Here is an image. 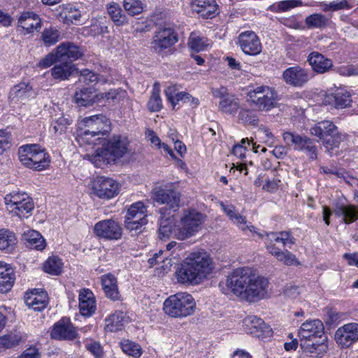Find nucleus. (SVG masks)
Segmentation results:
<instances>
[{"instance_id":"nucleus-1","label":"nucleus","mask_w":358,"mask_h":358,"mask_svg":"<svg viewBox=\"0 0 358 358\" xmlns=\"http://www.w3.org/2000/svg\"><path fill=\"white\" fill-rule=\"evenodd\" d=\"M268 280L249 266L238 267L230 272L224 282L219 284L221 292L250 303L266 297Z\"/></svg>"},{"instance_id":"nucleus-2","label":"nucleus","mask_w":358,"mask_h":358,"mask_svg":"<svg viewBox=\"0 0 358 358\" xmlns=\"http://www.w3.org/2000/svg\"><path fill=\"white\" fill-rule=\"evenodd\" d=\"M204 221L205 216L202 213L195 210H185L174 225H171L167 220H162L159 235L162 239L170 236L181 241L188 239L201 229Z\"/></svg>"},{"instance_id":"nucleus-3","label":"nucleus","mask_w":358,"mask_h":358,"mask_svg":"<svg viewBox=\"0 0 358 358\" xmlns=\"http://www.w3.org/2000/svg\"><path fill=\"white\" fill-rule=\"evenodd\" d=\"M213 268L209 254L203 250L190 253L176 272L181 283L199 284L210 274Z\"/></svg>"},{"instance_id":"nucleus-4","label":"nucleus","mask_w":358,"mask_h":358,"mask_svg":"<svg viewBox=\"0 0 358 358\" xmlns=\"http://www.w3.org/2000/svg\"><path fill=\"white\" fill-rule=\"evenodd\" d=\"M324 334L323 323L319 320H307L303 322L298 331L300 346L303 352L311 357L320 358L325 349L317 339Z\"/></svg>"},{"instance_id":"nucleus-5","label":"nucleus","mask_w":358,"mask_h":358,"mask_svg":"<svg viewBox=\"0 0 358 358\" xmlns=\"http://www.w3.org/2000/svg\"><path fill=\"white\" fill-rule=\"evenodd\" d=\"M129 141L127 138L121 136H113L98 148L92 155H87V158L96 167L115 162L122 158L128 151Z\"/></svg>"},{"instance_id":"nucleus-6","label":"nucleus","mask_w":358,"mask_h":358,"mask_svg":"<svg viewBox=\"0 0 358 358\" xmlns=\"http://www.w3.org/2000/svg\"><path fill=\"white\" fill-rule=\"evenodd\" d=\"M110 122L103 115L85 117L78 123L76 139L79 144H94L101 139L110 130Z\"/></svg>"},{"instance_id":"nucleus-7","label":"nucleus","mask_w":358,"mask_h":358,"mask_svg":"<svg viewBox=\"0 0 358 358\" xmlns=\"http://www.w3.org/2000/svg\"><path fill=\"white\" fill-rule=\"evenodd\" d=\"M196 308L194 297L187 292H178L169 296L163 303V311L173 318H185L192 315Z\"/></svg>"},{"instance_id":"nucleus-8","label":"nucleus","mask_w":358,"mask_h":358,"mask_svg":"<svg viewBox=\"0 0 358 358\" xmlns=\"http://www.w3.org/2000/svg\"><path fill=\"white\" fill-rule=\"evenodd\" d=\"M18 157L25 167L38 171L47 169L50 164L49 155L38 144L20 146L18 149Z\"/></svg>"},{"instance_id":"nucleus-9","label":"nucleus","mask_w":358,"mask_h":358,"mask_svg":"<svg viewBox=\"0 0 358 358\" xmlns=\"http://www.w3.org/2000/svg\"><path fill=\"white\" fill-rule=\"evenodd\" d=\"M4 204L9 214L20 219L31 216L34 208L32 199L27 193L19 191L6 194Z\"/></svg>"},{"instance_id":"nucleus-10","label":"nucleus","mask_w":358,"mask_h":358,"mask_svg":"<svg viewBox=\"0 0 358 358\" xmlns=\"http://www.w3.org/2000/svg\"><path fill=\"white\" fill-rule=\"evenodd\" d=\"M248 96L259 110L268 111L273 108L278 101L275 90L268 86H257L248 92Z\"/></svg>"},{"instance_id":"nucleus-11","label":"nucleus","mask_w":358,"mask_h":358,"mask_svg":"<svg viewBox=\"0 0 358 358\" xmlns=\"http://www.w3.org/2000/svg\"><path fill=\"white\" fill-rule=\"evenodd\" d=\"M152 199L155 202L176 210L179 206L180 196L173 189L172 184L168 183L155 187L152 192Z\"/></svg>"},{"instance_id":"nucleus-12","label":"nucleus","mask_w":358,"mask_h":358,"mask_svg":"<svg viewBox=\"0 0 358 358\" xmlns=\"http://www.w3.org/2000/svg\"><path fill=\"white\" fill-rule=\"evenodd\" d=\"M283 140L287 145L293 146L294 150L304 152L311 159L316 158L317 148L307 136L287 131L283 134Z\"/></svg>"},{"instance_id":"nucleus-13","label":"nucleus","mask_w":358,"mask_h":358,"mask_svg":"<svg viewBox=\"0 0 358 358\" xmlns=\"http://www.w3.org/2000/svg\"><path fill=\"white\" fill-rule=\"evenodd\" d=\"M243 328L247 334L260 339L268 338L273 335L271 328L255 315L245 317L243 320Z\"/></svg>"},{"instance_id":"nucleus-14","label":"nucleus","mask_w":358,"mask_h":358,"mask_svg":"<svg viewBox=\"0 0 358 358\" xmlns=\"http://www.w3.org/2000/svg\"><path fill=\"white\" fill-rule=\"evenodd\" d=\"M92 189L94 194L103 199H112L119 193L118 183L110 178H96L92 182Z\"/></svg>"},{"instance_id":"nucleus-15","label":"nucleus","mask_w":358,"mask_h":358,"mask_svg":"<svg viewBox=\"0 0 358 358\" xmlns=\"http://www.w3.org/2000/svg\"><path fill=\"white\" fill-rule=\"evenodd\" d=\"M94 233L96 236L106 240H118L122 230L120 224L113 219H106L96 222L94 226Z\"/></svg>"},{"instance_id":"nucleus-16","label":"nucleus","mask_w":358,"mask_h":358,"mask_svg":"<svg viewBox=\"0 0 358 358\" xmlns=\"http://www.w3.org/2000/svg\"><path fill=\"white\" fill-rule=\"evenodd\" d=\"M334 124L329 121H322L312 127L310 132L312 135L323 141L327 150L331 153L335 146V138L333 135Z\"/></svg>"},{"instance_id":"nucleus-17","label":"nucleus","mask_w":358,"mask_h":358,"mask_svg":"<svg viewBox=\"0 0 358 358\" xmlns=\"http://www.w3.org/2000/svg\"><path fill=\"white\" fill-rule=\"evenodd\" d=\"M41 27V18L33 11H24L17 17V29L24 35L39 31Z\"/></svg>"},{"instance_id":"nucleus-18","label":"nucleus","mask_w":358,"mask_h":358,"mask_svg":"<svg viewBox=\"0 0 358 358\" xmlns=\"http://www.w3.org/2000/svg\"><path fill=\"white\" fill-rule=\"evenodd\" d=\"M178 41V35L172 28L164 27L155 32L152 45L156 51H162L173 45Z\"/></svg>"},{"instance_id":"nucleus-19","label":"nucleus","mask_w":358,"mask_h":358,"mask_svg":"<svg viewBox=\"0 0 358 358\" xmlns=\"http://www.w3.org/2000/svg\"><path fill=\"white\" fill-rule=\"evenodd\" d=\"M35 96L32 86L25 82L15 85L8 94L9 102L11 104H25Z\"/></svg>"},{"instance_id":"nucleus-20","label":"nucleus","mask_w":358,"mask_h":358,"mask_svg":"<svg viewBox=\"0 0 358 358\" xmlns=\"http://www.w3.org/2000/svg\"><path fill=\"white\" fill-rule=\"evenodd\" d=\"M238 43L242 51L246 55H257L262 51L260 40L252 31L241 33L238 37Z\"/></svg>"},{"instance_id":"nucleus-21","label":"nucleus","mask_w":358,"mask_h":358,"mask_svg":"<svg viewBox=\"0 0 358 358\" xmlns=\"http://www.w3.org/2000/svg\"><path fill=\"white\" fill-rule=\"evenodd\" d=\"M282 78L287 84L301 87L310 80V76L308 70L299 66H294L285 69Z\"/></svg>"},{"instance_id":"nucleus-22","label":"nucleus","mask_w":358,"mask_h":358,"mask_svg":"<svg viewBox=\"0 0 358 358\" xmlns=\"http://www.w3.org/2000/svg\"><path fill=\"white\" fill-rule=\"evenodd\" d=\"M221 207L229 220L245 234L249 231L251 234H257L261 238H263L262 233L258 232L253 225L248 224L245 217L240 215L234 206L221 203Z\"/></svg>"},{"instance_id":"nucleus-23","label":"nucleus","mask_w":358,"mask_h":358,"mask_svg":"<svg viewBox=\"0 0 358 358\" xmlns=\"http://www.w3.org/2000/svg\"><path fill=\"white\" fill-rule=\"evenodd\" d=\"M357 341V323H348L337 329V345H340L341 348H349Z\"/></svg>"},{"instance_id":"nucleus-24","label":"nucleus","mask_w":358,"mask_h":358,"mask_svg":"<svg viewBox=\"0 0 358 358\" xmlns=\"http://www.w3.org/2000/svg\"><path fill=\"white\" fill-rule=\"evenodd\" d=\"M51 336L58 340L73 339L76 336V331L69 319L64 317L54 325Z\"/></svg>"},{"instance_id":"nucleus-25","label":"nucleus","mask_w":358,"mask_h":358,"mask_svg":"<svg viewBox=\"0 0 358 358\" xmlns=\"http://www.w3.org/2000/svg\"><path fill=\"white\" fill-rule=\"evenodd\" d=\"M55 49L59 56V62H72L83 56L80 48L70 42L62 43Z\"/></svg>"},{"instance_id":"nucleus-26","label":"nucleus","mask_w":358,"mask_h":358,"mask_svg":"<svg viewBox=\"0 0 358 358\" xmlns=\"http://www.w3.org/2000/svg\"><path fill=\"white\" fill-rule=\"evenodd\" d=\"M79 308L80 313L86 317L94 314L96 309L94 293L89 289H82L79 292Z\"/></svg>"},{"instance_id":"nucleus-27","label":"nucleus","mask_w":358,"mask_h":358,"mask_svg":"<svg viewBox=\"0 0 358 358\" xmlns=\"http://www.w3.org/2000/svg\"><path fill=\"white\" fill-rule=\"evenodd\" d=\"M24 302L29 308L41 310L47 306L48 296L44 291L35 289L26 292Z\"/></svg>"},{"instance_id":"nucleus-28","label":"nucleus","mask_w":358,"mask_h":358,"mask_svg":"<svg viewBox=\"0 0 358 358\" xmlns=\"http://www.w3.org/2000/svg\"><path fill=\"white\" fill-rule=\"evenodd\" d=\"M101 96L94 88H84L76 92L74 99L80 106L87 107L101 102Z\"/></svg>"},{"instance_id":"nucleus-29","label":"nucleus","mask_w":358,"mask_h":358,"mask_svg":"<svg viewBox=\"0 0 358 358\" xmlns=\"http://www.w3.org/2000/svg\"><path fill=\"white\" fill-rule=\"evenodd\" d=\"M192 9L204 18H213L217 14V5L215 0H194Z\"/></svg>"},{"instance_id":"nucleus-30","label":"nucleus","mask_w":358,"mask_h":358,"mask_svg":"<svg viewBox=\"0 0 358 358\" xmlns=\"http://www.w3.org/2000/svg\"><path fill=\"white\" fill-rule=\"evenodd\" d=\"M266 249L268 250L269 253L274 256L279 262H282L287 266H297L301 265L296 255L287 250H281L274 245L270 244L266 245Z\"/></svg>"},{"instance_id":"nucleus-31","label":"nucleus","mask_w":358,"mask_h":358,"mask_svg":"<svg viewBox=\"0 0 358 358\" xmlns=\"http://www.w3.org/2000/svg\"><path fill=\"white\" fill-rule=\"evenodd\" d=\"M15 282V273L8 264L0 262V292L9 291Z\"/></svg>"},{"instance_id":"nucleus-32","label":"nucleus","mask_w":358,"mask_h":358,"mask_svg":"<svg viewBox=\"0 0 358 358\" xmlns=\"http://www.w3.org/2000/svg\"><path fill=\"white\" fill-rule=\"evenodd\" d=\"M51 69V76L57 80H67L77 70L76 66L72 62H59Z\"/></svg>"},{"instance_id":"nucleus-33","label":"nucleus","mask_w":358,"mask_h":358,"mask_svg":"<svg viewBox=\"0 0 358 358\" xmlns=\"http://www.w3.org/2000/svg\"><path fill=\"white\" fill-rule=\"evenodd\" d=\"M308 60L313 71L319 73L327 71L333 65L330 59L317 52H311Z\"/></svg>"},{"instance_id":"nucleus-34","label":"nucleus","mask_w":358,"mask_h":358,"mask_svg":"<svg viewBox=\"0 0 358 358\" xmlns=\"http://www.w3.org/2000/svg\"><path fill=\"white\" fill-rule=\"evenodd\" d=\"M101 285L106 296L116 301L120 299V292L117 287L116 278L112 274L103 275L101 278Z\"/></svg>"},{"instance_id":"nucleus-35","label":"nucleus","mask_w":358,"mask_h":358,"mask_svg":"<svg viewBox=\"0 0 358 358\" xmlns=\"http://www.w3.org/2000/svg\"><path fill=\"white\" fill-rule=\"evenodd\" d=\"M126 322V317L124 312L116 310L105 319V330L110 332H115L121 330Z\"/></svg>"},{"instance_id":"nucleus-36","label":"nucleus","mask_w":358,"mask_h":358,"mask_svg":"<svg viewBox=\"0 0 358 358\" xmlns=\"http://www.w3.org/2000/svg\"><path fill=\"white\" fill-rule=\"evenodd\" d=\"M263 237L264 235L266 236L267 244L273 245L272 243H282L284 246H288L291 248L292 245L295 243V238L288 231H280V232H271L269 234H262Z\"/></svg>"},{"instance_id":"nucleus-37","label":"nucleus","mask_w":358,"mask_h":358,"mask_svg":"<svg viewBox=\"0 0 358 358\" xmlns=\"http://www.w3.org/2000/svg\"><path fill=\"white\" fill-rule=\"evenodd\" d=\"M337 217H341V222L351 224L358 220V208L353 205L337 206Z\"/></svg>"},{"instance_id":"nucleus-38","label":"nucleus","mask_w":358,"mask_h":358,"mask_svg":"<svg viewBox=\"0 0 358 358\" xmlns=\"http://www.w3.org/2000/svg\"><path fill=\"white\" fill-rule=\"evenodd\" d=\"M218 108L220 111L225 114L234 115L240 108L239 99L234 95L230 94L220 100Z\"/></svg>"},{"instance_id":"nucleus-39","label":"nucleus","mask_w":358,"mask_h":358,"mask_svg":"<svg viewBox=\"0 0 358 358\" xmlns=\"http://www.w3.org/2000/svg\"><path fill=\"white\" fill-rule=\"evenodd\" d=\"M83 7H77L72 4L66 5L63 10L66 22L75 24L80 23L83 15Z\"/></svg>"},{"instance_id":"nucleus-40","label":"nucleus","mask_w":358,"mask_h":358,"mask_svg":"<svg viewBox=\"0 0 358 358\" xmlns=\"http://www.w3.org/2000/svg\"><path fill=\"white\" fill-rule=\"evenodd\" d=\"M17 243L15 234L8 230L0 229V250L10 252L13 251Z\"/></svg>"},{"instance_id":"nucleus-41","label":"nucleus","mask_w":358,"mask_h":358,"mask_svg":"<svg viewBox=\"0 0 358 358\" xmlns=\"http://www.w3.org/2000/svg\"><path fill=\"white\" fill-rule=\"evenodd\" d=\"M24 239L32 248L42 250L45 247V241L41 234L35 230L29 229L23 234Z\"/></svg>"},{"instance_id":"nucleus-42","label":"nucleus","mask_w":358,"mask_h":358,"mask_svg":"<svg viewBox=\"0 0 358 358\" xmlns=\"http://www.w3.org/2000/svg\"><path fill=\"white\" fill-rule=\"evenodd\" d=\"M147 207L142 201H138L131 204L127 209L125 218L127 220L137 219L138 220H146Z\"/></svg>"},{"instance_id":"nucleus-43","label":"nucleus","mask_w":358,"mask_h":358,"mask_svg":"<svg viewBox=\"0 0 358 358\" xmlns=\"http://www.w3.org/2000/svg\"><path fill=\"white\" fill-rule=\"evenodd\" d=\"M107 11L111 20L117 25H123L128 22L127 16L123 13L120 6L115 2L109 3Z\"/></svg>"},{"instance_id":"nucleus-44","label":"nucleus","mask_w":358,"mask_h":358,"mask_svg":"<svg viewBox=\"0 0 358 358\" xmlns=\"http://www.w3.org/2000/svg\"><path fill=\"white\" fill-rule=\"evenodd\" d=\"M120 346L122 352L134 358H139L143 354V350L140 345L128 339L120 341Z\"/></svg>"},{"instance_id":"nucleus-45","label":"nucleus","mask_w":358,"mask_h":358,"mask_svg":"<svg viewBox=\"0 0 358 358\" xmlns=\"http://www.w3.org/2000/svg\"><path fill=\"white\" fill-rule=\"evenodd\" d=\"M62 259L57 256L50 257L43 264V270L51 275H59L63 268Z\"/></svg>"},{"instance_id":"nucleus-46","label":"nucleus","mask_w":358,"mask_h":358,"mask_svg":"<svg viewBox=\"0 0 358 358\" xmlns=\"http://www.w3.org/2000/svg\"><path fill=\"white\" fill-rule=\"evenodd\" d=\"M148 108L152 112H157L162 108V101L160 97V86L157 83H155L153 85L152 94L148 102Z\"/></svg>"},{"instance_id":"nucleus-47","label":"nucleus","mask_w":358,"mask_h":358,"mask_svg":"<svg viewBox=\"0 0 358 358\" xmlns=\"http://www.w3.org/2000/svg\"><path fill=\"white\" fill-rule=\"evenodd\" d=\"M22 341L19 333H10L0 336V349L7 350L18 345Z\"/></svg>"},{"instance_id":"nucleus-48","label":"nucleus","mask_w":358,"mask_h":358,"mask_svg":"<svg viewBox=\"0 0 358 358\" xmlns=\"http://www.w3.org/2000/svg\"><path fill=\"white\" fill-rule=\"evenodd\" d=\"M305 22L308 27L320 29L328 24L329 18L321 14L315 13L307 16Z\"/></svg>"},{"instance_id":"nucleus-49","label":"nucleus","mask_w":358,"mask_h":358,"mask_svg":"<svg viewBox=\"0 0 358 358\" xmlns=\"http://www.w3.org/2000/svg\"><path fill=\"white\" fill-rule=\"evenodd\" d=\"M209 41L205 37H201L192 33L189 39V45L196 52L206 50L209 46Z\"/></svg>"},{"instance_id":"nucleus-50","label":"nucleus","mask_w":358,"mask_h":358,"mask_svg":"<svg viewBox=\"0 0 358 358\" xmlns=\"http://www.w3.org/2000/svg\"><path fill=\"white\" fill-rule=\"evenodd\" d=\"M352 99L351 94L345 88L337 87V109L346 108L351 106Z\"/></svg>"},{"instance_id":"nucleus-51","label":"nucleus","mask_w":358,"mask_h":358,"mask_svg":"<svg viewBox=\"0 0 358 358\" xmlns=\"http://www.w3.org/2000/svg\"><path fill=\"white\" fill-rule=\"evenodd\" d=\"M123 7L131 16L141 14L143 10V3L141 0H124Z\"/></svg>"},{"instance_id":"nucleus-52","label":"nucleus","mask_w":358,"mask_h":358,"mask_svg":"<svg viewBox=\"0 0 358 358\" xmlns=\"http://www.w3.org/2000/svg\"><path fill=\"white\" fill-rule=\"evenodd\" d=\"M41 38L45 45H52L58 42L59 32L57 29L52 27L46 28L41 34Z\"/></svg>"},{"instance_id":"nucleus-53","label":"nucleus","mask_w":358,"mask_h":358,"mask_svg":"<svg viewBox=\"0 0 358 358\" xmlns=\"http://www.w3.org/2000/svg\"><path fill=\"white\" fill-rule=\"evenodd\" d=\"M72 122V120L69 117L61 116L52 122V129L55 134H62L65 133L67 127Z\"/></svg>"},{"instance_id":"nucleus-54","label":"nucleus","mask_w":358,"mask_h":358,"mask_svg":"<svg viewBox=\"0 0 358 358\" xmlns=\"http://www.w3.org/2000/svg\"><path fill=\"white\" fill-rule=\"evenodd\" d=\"M238 121L244 124H256L258 117L255 111L241 108L238 114Z\"/></svg>"},{"instance_id":"nucleus-55","label":"nucleus","mask_w":358,"mask_h":358,"mask_svg":"<svg viewBox=\"0 0 358 358\" xmlns=\"http://www.w3.org/2000/svg\"><path fill=\"white\" fill-rule=\"evenodd\" d=\"M99 95H102L101 101L103 100L108 101L110 100L119 101L121 98H123L126 95V92L120 89H114L106 93L99 92Z\"/></svg>"},{"instance_id":"nucleus-56","label":"nucleus","mask_w":358,"mask_h":358,"mask_svg":"<svg viewBox=\"0 0 358 358\" xmlns=\"http://www.w3.org/2000/svg\"><path fill=\"white\" fill-rule=\"evenodd\" d=\"M149 138L151 143L157 148L162 149L165 153L169 154L171 157H174V153L172 149L165 143H162L159 138L155 134L154 132H151L149 134Z\"/></svg>"},{"instance_id":"nucleus-57","label":"nucleus","mask_w":358,"mask_h":358,"mask_svg":"<svg viewBox=\"0 0 358 358\" xmlns=\"http://www.w3.org/2000/svg\"><path fill=\"white\" fill-rule=\"evenodd\" d=\"M57 62H59V56L56 49H55L39 61L38 66L41 69H46L51 66Z\"/></svg>"},{"instance_id":"nucleus-58","label":"nucleus","mask_w":358,"mask_h":358,"mask_svg":"<svg viewBox=\"0 0 358 358\" xmlns=\"http://www.w3.org/2000/svg\"><path fill=\"white\" fill-rule=\"evenodd\" d=\"M248 146H250V141L248 138H243L240 144L234 146L232 152L241 159L244 158Z\"/></svg>"},{"instance_id":"nucleus-59","label":"nucleus","mask_w":358,"mask_h":358,"mask_svg":"<svg viewBox=\"0 0 358 358\" xmlns=\"http://www.w3.org/2000/svg\"><path fill=\"white\" fill-rule=\"evenodd\" d=\"M303 5V3L301 0H285L280 1L277 5V8L280 12H286L292 8Z\"/></svg>"},{"instance_id":"nucleus-60","label":"nucleus","mask_w":358,"mask_h":358,"mask_svg":"<svg viewBox=\"0 0 358 358\" xmlns=\"http://www.w3.org/2000/svg\"><path fill=\"white\" fill-rule=\"evenodd\" d=\"M179 94L180 92H178V89L176 85L169 86L165 90V95L166 99L173 107L176 106L180 101V99L178 97Z\"/></svg>"},{"instance_id":"nucleus-61","label":"nucleus","mask_w":358,"mask_h":358,"mask_svg":"<svg viewBox=\"0 0 358 358\" xmlns=\"http://www.w3.org/2000/svg\"><path fill=\"white\" fill-rule=\"evenodd\" d=\"M99 80L98 75L95 73L90 71L89 69H85L81 72L79 78V82L89 85L93 83L97 82Z\"/></svg>"},{"instance_id":"nucleus-62","label":"nucleus","mask_w":358,"mask_h":358,"mask_svg":"<svg viewBox=\"0 0 358 358\" xmlns=\"http://www.w3.org/2000/svg\"><path fill=\"white\" fill-rule=\"evenodd\" d=\"M147 223V220H138L137 219L134 220H127L125 218L124 220V226L127 229L132 231H138L141 229L143 226H144Z\"/></svg>"},{"instance_id":"nucleus-63","label":"nucleus","mask_w":358,"mask_h":358,"mask_svg":"<svg viewBox=\"0 0 358 358\" xmlns=\"http://www.w3.org/2000/svg\"><path fill=\"white\" fill-rule=\"evenodd\" d=\"M337 73L344 76H358V66L352 64L341 66L337 69Z\"/></svg>"},{"instance_id":"nucleus-64","label":"nucleus","mask_w":358,"mask_h":358,"mask_svg":"<svg viewBox=\"0 0 358 358\" xmlns=\"http://www.w3.org/2000/svg\"><path fill=\"white\" fill-rule=\"evenodd\" d=\"M180 101L189 103L193 108L196 107L199 104V101L197 98L192 96L190 94L186 92H180L178 95Z\"/></svg>"}]
</instances>
